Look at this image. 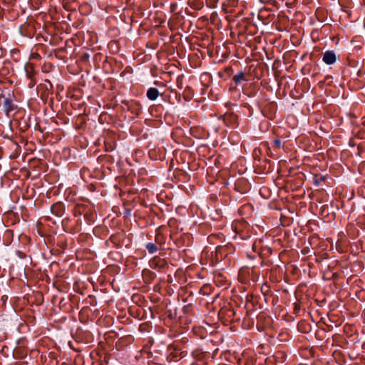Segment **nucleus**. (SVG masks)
<instances>
[{"label": "nucleus", "mask_w": 365, "mask_h": 365, "mask_svg": "<svg viewBox=\"0 0 365 365\" xmlns=\"http://www.w3.org/2000/svg\"><path fill=\"white\" fill-rule=\"evenodd\" d=\"M323 61L327 65H331L336 62V54L333 51H327L323 55Z\"/></svg>", "instance_id": "obj_1"}, {"label": "nucleus", "mask_w": 365, "mask_h": 365, "mask_svg": "<svg viewBox=\"0 0 365 365\" xmlns=\"http://www.w3.org/2000/svg\"><path fill=\"white\" fill-rule=\"evenodd\" d=\"M147 97L150 101H155L159 96L158 89L156 88H150L147 91Z\"/></svg>", "instance_id": "obj_2"}, {"label": "nucleus", "mask_w": 365, "mask_h": 365, "mask_svg": "<svg viewBox=\"0 0 365 365\" xmlns=\"http://www.w3.org/2000/svg\"><path fill=\"white\" fill-rule=\"evenodd\" d=\"M245 73L242 71H240V73H238L233 77V81L237 84L240 83L242 82V81H245Z\"/></svg>", "instance_id": "obj_3"}, {"label": "nucleus", "mask_w": 365, "mask_h": 365, "mask_svg": "<svg viewBox=\"0 0 365 365\" xmlns=\"http://www.w3.org/2000/svg\"><path fill=\"white\" fill-rule=\"evenodd\" d=\"M146 248L149 253L153 254L157 252L158 247L154 243H148Z\"/></svg>", "instance_id": "obj_4"}, {"label": "nucleus", "mask_w": 365, "mask_h": 365, "mask_svg": "<svg viewBox=\"0 0 365 365\" xmlns=\"http://www.w3.org/2000/svg\"><path fill=\"white\" fill-rule=\"evenodd\" d=\"M274 144L277 148H279L281 146V141L279 140H275Z\"/></svg>", "instance_id": "obj_5"}, {"label": "nucleus", "mask_w": 365, "mask_h": 365, "mask_svg": "<svg viewBox=\"0 0 365 365\" xmlns=\"http://www.w3.org/2000/svg\"><path fill=\"white\" fill-rule=\"evenodd\" d=\"M315 184H316V185H319V182H318V180H315Z\"/></svg>", "instance_id": "obj_6"}]
</instances>
